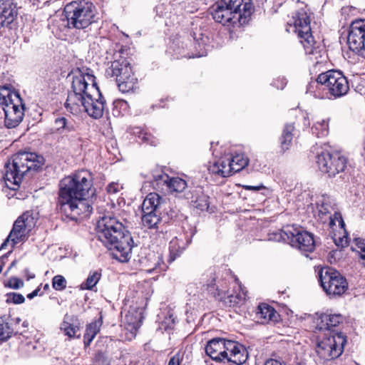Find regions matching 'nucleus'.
<instances>
[{"mask_svg": "<svg viewBox=\"0 0 365 365\" xmlns=\"http://www.w3.org/2000/svg\"><path fill=\"white\" fill-rule=\"evenodd\" d=\"M317 159L319 169L329 177L344 171L346 167V159L337 152L322 151L317 155Z\"/></svg>", "mask_w": 365, "mask_h": 365, "instance_id": "dca6fc26", "label": "nucleus"}, {"mask_svg": "<svg viewBox=\"0 0 365 365\" xmlns=\"http://www.w3.org/2000/svg\"><path fill=\"white\" fill-rule=\"evenodd\" d=\"M286 235H291L289 244L299 250L304 255L312 252L315 249V242L312 234L294 225H287Z\"/></svg>", "mask_w": 365, "mask_h": 365, "instance_id": "f3484780", "label": "nucleus"}, {"mask_svg": "<svg viewBox=\"0 0 365 365\" xmlns=\"http://www.w3.org/2000/svg\"><path fill=\"white\" fill-rule=\"evenodd\" d=\"M361 155L365 157V138L363 142V152L361 153Z\"/></svg>", "mask_w": 365, "mask_h": 365, "instance_id": "5fc2aeb1", "label": "nucleus"}, {"mask_svg": "<svg viewBox=\"0 0 365 365\" xmlns=\"http://www.w3.org/2000/svg\"><path fill=\"white\" fill-rule=\"evenodd\" d=\"M34 275L29 277V278H34Z\"/></svg>", "mask_w": 365, "mask_h": 365, "instance_id": "e2e57ef3", "label": "nucleus"}, {"mask_svg": "<svg viewBox=\"0 0 365 365\" xmlns=\"http://www.w3.org/2000/svg\"><path fill=\"white\" fill-rule=\"evenodd\" d=\"M155 179L158 185H165L170 192H182L187 187L186 181L178 177L170 178L166 174H160L155 176Z\"/></svg>", "mask_w": 365, "mask_h": 365, "instance_id": "5701e85b", "label": "nucleus"}, {"mask_svg": "<svg viewBox=\"0 0 365 365\" xmlns=\"http://www.w3.org/2000/svg\"><path fill=\"white\" fill-rule=\"evenodd\" d=\"M250 0H221L213 6L212 18L222 25H242L252 13Z\"/></svg>", "mask_w": 365, "mask_h": 365, "instance_id": "20e7f679", "label": "nucleus"}, {"mask_svg": "<svg viewBox=\"0 0 365 365\" xmlns=\"http://www.w3.org/2000/svg\"><path fill=\"white\" fill-rule=\"evenodd\" d=\"M312 84H309V88H308V92H311V93L312 92V91H311V88H312Z\"/></svg>", "mask_w": 365, "mask_h": 365, "instance_id": "6e6d98bb", "label": "nucleus"}, {"mask_svg": "<svg viewBox=\"0 0 365 365\" xmlns=\"http://www.w3.org/2000/svg\"><path fill=\"white\" fill-rule=\"evenodd\" d=\"M48 284H46L45 288H48Z\"/></svg>", "mask_w": 365, "mask_h": 365, "instance_id": "052dcab7", "label": "nucleus"}, {"mask_svg": "<svg viewBox=\"0 0 365 365\" xmlns=\"http://www.w3.org/2000/svg\"><path fill=\"white\" fill-rule=\"evenodd\" d=\"M319 279L324 291L329 296H340L348 287L346 279L334 269H322Z\"/></svg>", "mask_w": 365, "mask_h": 365, "instance_id": "2eb2a0df", "label": "nucleus"}, {"mask_svg": "<svg viewBox=\"0 0 365 365\" xmlns=\"http://www.w3.org/2000/svg\"><path fill=\"white\" fill-rule=\"evenodd\" d=\"M101 277V271L95 270L90 272L86 280L81 285V289H92Z\"/></svg>", "mask_w": 365, "mask_h": 365, "instance_id": "72a5a7b5", "label": "nucleus"}, {"mask_svg": "<svg viewBox=\"0 0 365 365\" xmlns=\"http://www.w3.org/2000/svg\"><path fill=\"white\" fill-rule=\"evenodd\" d=\"M346 341V337L342 333L327 335L318 339L316 353L323 362L333 360L342 354Z\"/></svg>", "mask_w": 365, "mask_h": 365, "instance_id": "f8f14e48", "label": "nucleus"}, {"mask_svg": "<svg viewBox=\"0 0 365 365\" xmlns=\"http://www.w3.org/2000/svg\"><path fill=\"white\" fill-rule=\"evenodd\" d=\"M186 197L187 199L191 198V202L193 205L202 211L207 210L209 207V197L205 195L201 189H195L192 192L191 197L187 195Z\"/></svg>", "mask_w": 365, "mask_h": 365, "instance_id": "c756f323", "label": "nucleus"}, {"mask_svg": "<svg viewBox=\"0 0 365 365\" xmlns=\"http://www.w3.org/2000/svg\"><path fill=\"white\" fill-rule=\"evenodd\" d=\"M54 128L60 134H66L75 131V125L72 121L65 117H58L54 120Z\"/></svg>", "mask_w": 365, "mask_h": 365, "instance_id": "473e14b6", "label": "nucleus"}, {"mask_svg": "<svg viewBox=\"0 0 365 365\" xmlns=\"http://www.w3.org/2000/svg\"><path fill=\"white\" fill-rule=\"evenodd\" d=\"M61 329L70 338L80 337V334H76L80 330L79 322L73 317L66 315L63 322L61 324Z\"/></svg>", "mask_w": 365, "mask_h": 365, "instance_id": "cd10ccee", "label": "nucleus"}, {"mask_svg": "<svg viewBox=\"0 0 365 365\" xmlns=\"http://www.w3.org/2000/svg\"><path fill=\"white\" fill-rule=\"evenodd\" d=\"M111 187H112L111 186H109V187H108V191H109V192H110V190H111Z\"/></svg>", "mask_w": 365, "mask_h": 365, "instance_id": "4d7b16f0", "label": "nucleus"}, {"mask_svg": "<svg viewBox=\"0 0 365 365\" xmlns=\"http://www.w3.org/2000/svg\"><path fill=\"white\" fill-rule=\"evenodd\" d=\"M67 281L60 274L56 275L52 279V287L56 291H63L66 288Z\"/></svg>", "mask_w": 365, "mask_h": 365, "instance_id": "4c0bfd02", "label": "nucleus"}, {"mask_svg": "<svg viewBox=\"0 0 365 365\" xmlns=\"http://www.w3.org/2000/svg\"><path fill=\"white\" fill-rule=\"evenodd\" d=\"M347 43L351 51L365 58V19H357L351 23Z\"/></svg>", "mask_w": 365, "mask_h": 365, "instance_id": "a211bd4d", "label": "nucleus"}, {"mask_svg": "<svg viewBox=\"0 0 365 365\" xmlns=\"http://www.w3.org/2000/svg\"><path fill=\"white\" fill-rule=\"evenodd\" d=\"M356 245L359 249L358 252H359L361 258L365 260V240L362 239H356Z\"/></svg>", "mask_w": 365, "mask_h": 365, "instance_id": "a18cd8bd", "label": "nucleus"}, {"mask_svg": "<svg viewBox=\"0 0 365 365\" xmlns=\"http://www.w3.org/2000/svg\"><path fill=\"white\" fill-rule=\"evenodd\" d=\"M328 121L324 119L317 121L312 128V133L318 138L326 136L328 134Z\"/></svg>", "mask_w": 365, "mask_h": 365, "instance_id": "c9c22d12", "label": "nucleus"}, {"mask_svg": "<svg viewBox=\"0 0 365 365\" xmlns=\"http://www.w3.org/2000/svg\"><path fill=\"white\" fill-rule=\"evenodd\" d=\"M29 326V322L27 321L23 322L21 327H20L21 329L25 331V329H26Z\"/></svg>", "mask_w": 365, "mask_h": 365, "instance_id": "603ef678", "label": "nucleus"}, {"mask_svg": "<svg viewBox=\"0 0 365 365\" xmlns=\"http://www.w3.org/2000/svg\"><path fill=\"white\" fill-rule=\"evenodd\" d=\"M71 88L65 103L68 110L76 113L83 108L88 115L95 119L103 116L106 101L93 74L78 70L73 76Z\"/></svg>", "mask_w": 365, "mask_h": 365, "instance_id": "f257e3e1", "label": "nucleus"}, {"mask_svg": "<svg viewBox=\"0 0 365 365\" xmlns=\"http://www.w3.org/2000/svg\"><path fill=\"white\" fill-rule=\"evenodd\" d=\"M215 278L213 277L210 282L207 284V289L208 292L214 297L217 298L219 300L222 301L225 304L229 307H235L237 305L242 304L246 298V294L243 290H240L239 292L230 294L218 285H216Z\"/></svg>", "mask_w": 365, "mask_h": 365, "instance_id": "6ab92c4d", "label": "nucleus"}, {"mask_svg": "<svg viewBox=\"0 0 365 365\" xmlns=\"http://www.w3.org/2000/svg\"><path fill=\"white\" fill-rule=\"evenodd\" d=\"M0 106L4 111L6 127L13 128L19 125L24 115V105L19 93L6 86L0 88Z\"/></svg>", "mask_w": 365, "mask_h": 365, "instance_id": "6e6552de", "label": "nucleus"}, {"mask_svg": "<svg viewBox=\"0 0 365 365\" xmlns=\"http://www.w3.org/2000/svg\"><path fill=\"white\" fill-rule=\"evenodd\" d=\"M37 220V214L34 211L24 212L14 222L12 230L2 243L0 250L4 249L9 242L12 249L16 244L24 242L29 233L35 227Z\"/></svg>", "mask_w": 365, "mask_h": 365, "instance_id": "9d476101", "label": "nucleus"}, {"mask_svg": "<svg viewBox=\"0 0 365 365\" xmlns=\"http://www.w3.org/2000/svg\"><path fill=\"white\" fill-rule=\"evenodd\" d=\"M63 13L67 27L70 29L86 31L92 24L97 21L96 6L88 1L78 0L68 3Z\"/></svg>", "mask_w": 365, "mask_h": 365, "instance_id": "0eeeda50", "label": "nucleus"}, {"mask_svg": "<svg viewBox=\"0 0 365 365\" xmlns=\"http://www.w3.org/2000/svg\"><path fill=\"white\" fill-rule=\"evenodd\" d=\"M118 89L122 93H128L136 88L137 78L133 76L127 78L120 77L116 78Z\"/></svg>", "mask_w": 365, "mask_h": 365, "instance_id": "2f4dec72", "label": "nucleus"}, {"mask_svg": "<svg viewBox=\"0 0 365 365\" xmlns=\"http://www.w3.org/2000/svg\"><path fill=\"white\" fill-rule=\"evenodd\" d=\"M242 187L245 189V190H252L253 192H257V191H259L262 189H265V187L263 185L262 183H260L257 185H242Z\"/></svg>", "mask_w": 365, "mask_h": 365, "instance_id": "de8ad7c7", "label": "nucleus"}, {"mask_svg": "<svg viewBox=\"0 0 365 365\" xmlns=\"http://www.w3.org/2000/svg\"><path fill=\"white\" fill-rule=\"evenodd\" d=\"M317 208L318 210V215L321 219L324 217H328L329 226L330 228H334V226L339 225L340 228L344 230L345 235L342 237L339 238V242H336L338 246L345 247L349 244L347 233L344 229L345 223L342 218L341 213L336 211V205L334 200L326 194H323L317 197L316 201Z\"/></svg>", "mask_w": 365, "mask_h": 365, "instance_id": "1a4fd4ad", "label": "nucleus"}, {"mask_svg": "<svg viewBox=\"0 0 365 365\" xmlns=\"http://www.w3.org/2000/svg\"><path fill=\"white\" fill-rule=\"evenodd\" d=\"M264 365H286V364L280 361L271 359L267 360L265 362Z\"/></svg>", "mask_w": 365, "mask_h": 365, "instance_id": "8fccbe9b", "label": "nucleus"}, {"mask_svg": "<svg viewBox=\"0 0 365 365\" xmlns=\"http://www.w3.org/2000/svg\"><path fill=\"white\" fill-rule=\"evenodd\" d=\"M4 26H9L6 22L2 19V16H0V29Z\"/></svg>", "mask_w": 365, "mask_h": 365, "instance_id": "864d4df0", "label": "nucleus"}, {"mask_svg": "<svg viewBox=\"0 0 365 365\" xmlns=\"http://www.w3.org/2000/svg\"><path fill=\"white\" fill-rule=\"evenodd\" d=\"M287 228V225L283 227L282 230H270L268 233V240L289 243V240L291 239V235H286L287 232L285 230Z\"/></svg>", "mask_w": 365, "mask_h": 365, "instance_id": "f704fd0d", "label": "nucleus"}, {"mask_svg": "<svg viewBox=\"0 0 365 365\" xmlns=\"http://www.w3.org/2000/svg\"><path fill=\"white\" fill-rule=\"evenodd\" d=\"M103 324L102 318L95 320L86 327V333L84 334V345L88 346L96 334L99 332L101 327Z\"/></svg>", "mask_w": 365, "mask_h": 365, "instance_id": "7c9ffc66", "label": "nucleus"}, {"mask_svg": "<svg viewBox=\"0 0 365 365\" xmlns=\"http://www.w3.org/2000/svg\"><path fill=\"white\" fill-rule=\"evenodd\" d=\"M21 319L19 317L12 318L10 316L0 317V341H6L14 335L22 334L24 331L20 328Z\"/></svg>", "mask_w": 365, "mask_h": 365, "instance_id": "4be33fe9", "label": "nucleus"}, {"mask_svg": "<svg viewBox=\"0 0 365 365\" xmlns=\"http://www.w3.org/2000/svg\"><path fill=\"white\" fill-rule=\"evenodd\" d=\"M5 9V7L0 9V16H2V19L6 22V24L9 26L16 19L18 15V10L13 9V10L11 9L7 11Z\"/></svg>", "mask_w": 365, "mask_h": 365, "instance_id": "e433bc0d", "label": "nucleus"}, {"mask_svg": "<svg viewBox=\"0 0 365 365\" xmlns=\"http://www.w3.org/2000/svg\"><path fill=\"white\" fill-rule=\"evenodd\" d=\"M293 138L289 136L282 135L280 138L281 148L283 151H285L289 148L292 142Z\"/></svg>", "mask_w": 365, "mask_h": 365, "instance_id": "c03bdc74", "label": "nucleus"}, {"mask_svg": "<svg viewBox=\"0 0 365 365\" xmlns=\"http://www.w3.org/2000/svg\"><path fill=\"white\" fill-rule=\"evenodd\" d=\"M89 198H73L68 202H57V207L66 215L71 218L78 215L88 216L92 212V207Z\"/></svg>", "mask_w": 365, "mask_h": 365, "instance_id": "aec40b11", "label": "nucleus"}, {"mask_svg": "<svg viewBox=\"0 0 365 365\" xmlns=\"http://www.w3.org/2000/svg\"><path fill=\"white\" fill-rule=\"evenodd\" d=\"M5 7V10L9 11L11 9H17L16 4L14 0H0V9Z\"/></svg>", "mask_w": 365, "mask_h": 365, "instance_id": "37998d69", "label": "nucleus"}, {"mask_svg": "<svg viewBox=\"0 0 365 365\" xmlns=\"http://www.w3.org/2000/svg\"><path fill=\"white\" fill-rule=\"evenodd\" d=\"M204 55H205L204 53H201V54L198 55L197 56H199V57H200V56H204Z\"/></svg>", "mask_w": 365, "mask_h": 365, "instance_id": "13d9d810", "label": "nucleus"}, {"mask_svg": "<svg viewBox=\"0 0 365 365\" xmlns=\"http://www.w3.org/2000/svg\"><path fill=\"white\" fill-rule=\"evenodd\" d=\"M248 158L242 153L233 156L225 155L210 163L208 170L210 173L226 178L242 170L248 165Z\"/></svg>", "mask_w": 365, "mask_h": 365, "instance_id": "ddd939ff", "label": "nucleus"}, {"mask_svg": "<svg viewBox=\"0 0 365 365\" xmlns=\"http://www.w3.org/2000/svg\"><path fill=\"white\" fill-rule=\"evenodd\" d=\"M96 236L109 250L114 258L121 262L131 257L133 240L130 233L116 217L105 215L97 222Z\"/></svg>", "mask_w": 365, "mask_h": 365, "instance_id": "f03ea898", "label": "nucleus"}, {"mask_svg": "<svg viewBox=\"0 0 365 365\" xmlns=\"http://www.w3.org/2000/svg\"><path fill=\"white\" fill-rule=\"evenodd\" d=\"M6 303H13L15 304H23L25 302V297L19 293L10 292L6 294Z\"/></svg>", "mask_w": 365, "mask_h": 365, "instance_id": "58836bf2", "label": "nucleus"}, {"mask_svg": "<svg viewBox=\"0 0 365 365\" xmlns=\"http://www.w3.org/2000/svg\"><path fill=\"white\" fill-rule=\"evenodd\" d=\"M11 188L13 189V190H16V187H11Z\"/></svg>", "mask_w": 365, "mask_h": 365, "instance_id": "680f3d73", "label": "nucleus"}, {"mask_svg": "<svg viewBox=\"0 0 365 365\" xmlns=\"http://www.w3.org/2000/svg\"><path fill=\"white\" fill-rule=\"evenodd\" d=\"M2 270V267L0 265V272H1Z\"/></svg>", "mask_w": 365, "mask_h": 365, "instance_id": "bf43d9fd", "label": "nucleus"}, {"mask_svg": "<svg viewBox=\"0 0 365 365\" xmlns=\"http://www.w3.org/2000/svg\"><path fill=\"white\" fill-rule=\"evenodd\" d=\"M168 365H180V356L178 354H176L174 356H173L170 359Z\"/></svg>", "mask_w": 365, "mask_h": 365, "instance_id": "09e8293b", "label": "nucleus"}, {"mask_svg": "<svg viewBox=\"0 0 365 365\" xmlns=\"http://www.w3.org/2000/svg\"><path fill=\"white\" fill-rule=\"evenodd\" d=\"M344 317L339 314H321L316 321V329L321 331H328V335L340 333L338 327L344 322Z\"/></svg>", "mask_w": 365, "mask_h": 365, "instance_id": "412c9836", "label": "nucleus"}, {"mask_svg": "<svg viewBox=\"0 0 365 365\" xmlns=\"http://www.w3.org/2000/svg\"><path fill=\"white\" fill-rule=\"evenodd\" d=\"M294 31L297 34L307 54H314L316 42L312 34L310 17L305 9L297 10L292 16Z\"/></svg>", "mask_w": 365, "mask_h": 365, "instance_id": "9b49d317", "label": "nucleus"}, {"mask_svg": "<svg viewBox=\"0 0 365 365\" xmlns=\"http://www.w3.org/2000/svg\"><path fill=\"white\" fill-rule=\"evenodd\" d=\"M162 216H164V218H165V221L173 220L178 216V211L172 208L169 203H168L167 210L162 211Z\"/></svg>", "mask_w": 365, "mask_h": 365, "instance_id": "79ce46f5", "label": "nucleus"}, {"mask_svg": "<svg viewBox=\"0 0 365 365\" xmlns=\"http://www.w3.org/2000/svg\"><path fill=\"white\" fill-rule=\"evenodd\" d=\"M191 242V237L179 235L173 237L169 243V262H173L185 250Z\"/></svg>", "mask_w": 365, "mask_h": 365, "instance_id": "393cba45", "label": "nucleus"}, {"mask_svg": "<svg viewBox=\"0 0 365 365\" xmlns=\"http://www.w3.org/2000/svg\"><path fill=\"white\" fill-rule=\"evenodd\" d=\"M59 187L57 202H67L73 198H90L95 194L91 174L84 170L63 178Z\"/></svg>", "mask_w": 365, "mask_h": 365, "instance_id": "7ed1b4c3", "label": "nucleus"}, {"mask_svg": "<svg viewBox=\"0 0 365 365\" xmlns=\"http://www.w3.org/2000/svg\"><path fill=\"white\" fill-rule=\"evenodd\" d=\"M277 312L274 309L267 304H260L257 307L256 317L261 324H265L269 321H277Z\"/></svg>", "mask_w": 365, "mask_h": 365, "instance_id": "bb28decb", "label": "nucleus"}, {"mask_svg": "<svg viewBox=\"0 0 365 365\" xmlns=\"http://www.w3.org/2000/svg\"><path fill=\"white\" fill-rule=\"evenodd\" d=\"M24 282L18 277H11L5 286L14 289H18L24 287Z\"/></svg>", "mask_w": 365, "mask_h": 365, "instance_id": "a19ab883", "label": "nucleus"}, {"mask_svg": "<svg viewBox=\"0 0 365 365\" xmlns=\"http://www.w3.org/2000/svg\"><path fill=\"white\" fill-rule=\"evenodd\" d=\"M205 353L216 362H229L236 365L244 364L248 353L245 347L232 340L214 338L205 346Z\"/></svg>", "mask_w": 365, "mask_h": 365, "instance_id": "39448f33", "label": "nucleus"}, {"mask_svg": "<svg viewBox=\"0 0 365 365\" xmlns=\"http://www.w3.org/2000/svg\"><path fill=\"white\" fill-rule=\"evenodd\" d=\"M39 291L40 288L36 289L34 291H33L31 293L27 295V298H29V299H33L34 297H36L38 295Z\"/></svg>", "mask_w": 365, "mask_h": 365, "instance_id": "3c124183", "label": "nucleus"}, {"mask_svg": "<svg viewBox=\"0 0 365 365\" xmlns=\"http://www.w3.org/2000/svg\"><path fill=\"white\" fill-rule=\"evenodd\" d=\"M164 219L160 212H143L142 224L148 229L158 228V225Z\"/></svg>", "mask_w": 365, "mask_h": 365, "instance_id": "c85d7f7f", "label": "nucleus"}, {"mask_svg": "<svg viewBox=\"0 0 365 365\" xmlns=\"http://www.w3.org/2000/svg\"><path fill=\"white\" fill-rule=\"evenodd\" d=\"M168 202L166 200L160 196L158 193L151 192L148 194L142 204L143 212H160L167 210Z\"/></svg>", "mask_w": 365, "mask_h": 365, "instance_id": "b1692460", "label": "nucleus"}, {"mask_svg": "<svg viewBox=\"0 0 365 365\" xmlns=\"http://www.w3.org/2000/svg\"><path fill=\"white\" fill-rule=\"evenodd\" d=\"M138 138L146 144H150L151 145H156V139L150 134L143 130L139 132Z\"/></svg>", "mask_w": 365, "mask_h": 365, "instance_id": "ea45409f", "label": "nucleus"}, {"mask_svg": "<svg viewBox=\"0 0 365 365\" xmlns=\"http://www.w3.org/2000/svg\"><path fill=\"white\" fill-rule=\"evenodd\" d=\"M294 130V126L292 123H287L284 125L282 135L289 136L293 138V131Z\"/></svg>", "mask_w": 365, "mask_h": 365, "instance_id": "49530a36", "label": "nucleus"}, {"mask_svg": "<svg viewBox=\"0 0 365 365\" xmlns=\"http://www.w3.org/2000/svg\"><path fill=\"white\" fill-rule=\"evenodd\" d=\"M106 72L108 75L115 76L116 78L120 77L127 78L133 75L130 63L125 59L114 61Z\"/></svg>", "mask_w": 365, "mask_h": 365, "instance_id": "a878e982", "label": "nucleus"}, {"mask_svg": "<svg viewBox=\"0 0 365 365\" xmlns=\"http://www.w3.org/2000/svg\"><path fill=\"white\" fill-rule=\"evenodd\" d=\"M316 81L317 84L324 86L328 93L335 98L345 96L349 90L346 78L339 71L329 70L322 73Z\"/></svg>", "mask_w": 365, "mask_h": 365, "instance_id": "4468645a", "label": "nucleus"}, {"mask_svg": "<svg viewBox=\"0 0 365 365\" xmlns=\"http://www.w3.org/2000/svg\"><path fill=\"white\" fill-rule=\"evenodd\" d=\"M43 164V158L34 153L19 152L12 157L4 166V180L8 187L19 185L24 175L29 171L37 170Z\"/></svg>", "mask_w": 365, "mask_h": 365, "instance_id": "423d86ee", "label": "nucleus"}]
</instances>
